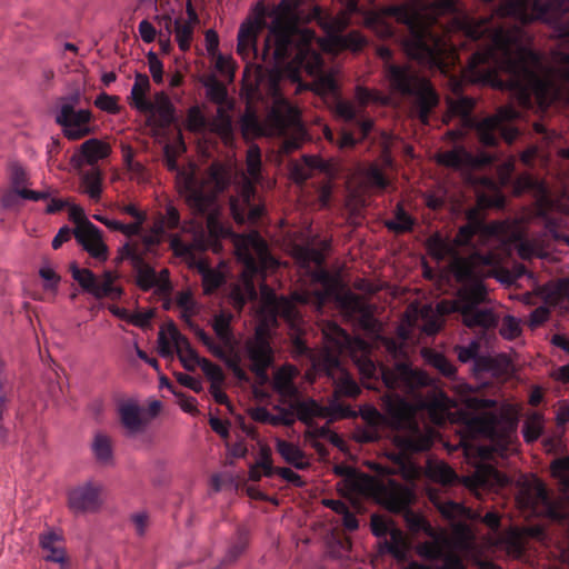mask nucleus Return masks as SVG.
<instances>
[{"mask_svg":"<svg viewBox=\"0 0 569 569\" xmlns=\"http://www.w3.org/2000/svg\"><path fill=\"white\" fill-rule=\"evenodd\" d=\"M363 375L376 377L381 375L385 385L392 391L399 390L412 396L410 402L399 395H386L383 406L386 415L375 407L361 410L362 422L357 425L352 437L357 442L378 441L383 430H392V441L402 453L428 450L435 438V431L426 421L440 425L446 421L455 400L443 391L430 386L431 379L421 370L413 369L406 362H398L393 368L377 367L365 358L360 366Z\"/></svg>","mask_w":569,"mask_h":569,"instance_id":"f257e3e1","label":"nucleus"},{"mask_svg":"<svg viewBox=\"0 0 569 569\" xmlns=\"http://www.w3.org/2000/svg\"><path fill=\"white\" fill-rule=\"evenodd\" d=\"M505 224L491 222L485 224L480 221L462 226L453 239L442 238L439 233L431 236L427 241L429 253L438 261L447 260L460 282L465 286L459 290L452 310L461 315L465 326L482 329L493 328L498 317L490 308H481L486 301L487 290L481 279L487 274L485 270L495 261V254L475 248L473 238L488 243L503 234Z\"/></svg>","mask_w":569,"mask_h":569,"instance_id":"f03ea898","label":"nucleus"},{"mask_svg":"<svg viewBox=\"0 0 569 569\" xmlns=\"http://www.w3.org/2000/svg\"><path fill=\"white\" fill-rule=\"evenodd\" d=\"M273 21L261 52L262 60L273 59L277 64L290 60L293 71H306L315 77L312 89L321 96L332 97L336 114L347 122L357 120L358 110L338 97V84L332 72L325 73L322 58L315 49L313 31L299 26L302 19L300 0H281L272 11Z\"/></svg>","mask_w":569,"mask_h":569,"instance_id":"7ed1b4c3","label":"nucleus"},{"mask_svg":"<svg viewBox=\"0 0 569 569\" xmlns=\"http://www.w3.org/2000/svg\"><path fill=\"white\" fill-rule=\"evenodd\" d=\"M415 499L413 491L402 485L390 481L379 490V501L392 512H402L405 521L412 532L423 531L429 537L417 547V552L423 558H443L445 569H461V559L456 549L470 545L472 532L463 522H453L451 532L436 531L418 512L410 509Z\"/></svg>","mask_w":569,"mask_h":569,"instance_id":"20e7f679","label":"nucleus"},{"mask_svg":"<svg viewBox=\"0 0 569 569\" xmlns=\"http://www.w3.org/2000/svg\"><path fill=\"white\" fill-rule=\"evenodd\" d=\"M452 87V92L456 97L447 99L448 112L443 117V121L448 122L451 118H459L461 128L449 132L455 139L461 138L467 130L475 129L479 141L483 146H495L499 134L508 143H512L516 140L519 131L508 123V121L519 117V112L513 107H501L495 114L477 121L471 114L475 100L460 94L461 86L458 81L453 80Z\"/></svg>","mask_w":569,"mask_h":569,"instance_id":"39448f33","label":"nucleus"},{"mask_svg":"<svg viewBox=\"0 0 569 569\" xmlns=\"http://www.w3.org/2000/svg\"><path fill=\"white\" fill-rule=\"evenodd\" d=\"M325 349L315 366L323 370L335 380V391L329 402L328 416L318 418L335 420L353 416L352 409L340 401L341 397L355 398L360 393L357 382L340 367V353L348 351L351 347L350 336L338 325L328 322L323 329Z\"/></svg>","mask_w":569,"mask_h":569,"instance_id":"423d86ee","label":"nucleus"},{"mask_svg":"<svg viewBox=\"0 0 569 569\" xmlns=\"http://www.w3.org/2000/svg\"><path fill=\"white\" fill-rule=\"evenodd\" d=\"M377 53L385 61V76L391 91L412 97L413 113L423 124H427L430 112L439 102V97L430 82L409 66L392 63L390 61L392 52L388 47H379Z\"/></svg>","mask_w":569,"mask_h":569,"instance_id":"0eeeda50","label":"nucleus"},{"mask_svg":"<svg viewBox=\"0 0 569 569\" xmlns=\"http://www.w3.org/2000/svg\"><path fill=\"white\" fill-rule=\"evenodd\" d=\"M270 91L273 96V104L266 119L260 121L254 113L247 112L242 118V130L244 133L269 137L283 136L288 130H292L296 136L284 139L281 147L283 152L289 153L298 149L301 142L299 112L279 93L276 78L270 79Z\"/></svg>","mask_w":569,"mask_h":569,"instance_id":"6e6552de","label":"nucleus"},{"mask_svg":"<svg viewBox=\"0 0 569 569\" xmlns=\"http://www.w3.org/2000/svg\"><path fill=\"white\" fill-rule=\"evenodd\" d=\"M234 251L238 260L243 263L242 282L244 290L242 293L237 292L239 303L243 305L247 299L257 297L252 278L272 269L277 261L269 253L267 242L257 231L236 236Z\"/></svg>","mask_w":569,"mask_h":569,"instance_id":"1a4fd4ad","label":"nucleus"},{"mask_svg":"<svg viewBox=\"0 0 569 569\" xmlns=\"http://www.w3.org/2000/svg\"><path fill=\"white\" fill-rule=\"evenodd\" d=\"M176 184L186 202L200 213L210 211L216 196L226 187V181L216 168H211L207 182L199 181L192 166L178 170Z\"/></svg>","mask_w":569,"mask_h":569,"instance_id":"9d476101","label":"nucleus"},{"mask_svg":"<svg viewBox=\"0 0 569 569\" xmlns=\"http://www.w3.org/2000/svg\"><path fill=\"white\" fill-rule=\"evenodd\" d=\"M261 153L257 146L247 152L248 178H243L238 194L230 199V210L238 223H256L263 214V206L256 202L254 182L260 180Z\"/></svg>","mask_w":569,"mask_h":569,"instance_id":"9b49d317","label":"nucleus"},{"mask_svg":"<svg viewBox=\"0 0 569 569\" xmlns=\"http://www.w3.org/2000/svg\"><path fill=\"white\" fill-rule=\"evenodd\" d=\"M233 319L230 312H220L212 319V328L218 338L216 342L203 329L196 327L194 335L216 358L223 360L234 376L242 379L244 371L240 368V359L236 352L237 341L231 330Z\"/></svg>","mask_w":569,"mask_h":569,"instance_id":"f8f14e48","label":"nucleus"},{"mask_svg":"<svg viewBox=\"0 0 569 569\" xmlns=\"http://www.w3.org/2000/svg\"><path fill=\"white\" fill-rule=\"evenodd\" d=\"M358 11L356 0H350L346 10L336 16H321L319 12L318 19L327 36L322 39H317V44L323 51L337 52L343 49L358 51L365 43L363 37L358 31H351L348 34H342V31L350 23V14Z\"/></svg>","mask_w":569,"mask_h":569,"instance_id":"ddd939ff","label":"nucleus"},{"mask_svg":"<svg viewBox=\"0 0 569 569\" xmlns=\"http://www.w3.org/2000/svg\"><path fill=\"white\" fill-rule=\"evenodd\" d=\"M80 90H74L57 100L54 120L69 140H79L91 133L92 113L89 109L79 108Z\"/></svg>","mask_w":569,"mask_h":569,"instance_id":"4468645a","label":"nucleus"},{"mask_svg":"<svg viewBox=\"0 0 569 569\" xmlns=\"http://www.w3.org/2000/svg\"><path fill=\"white\" fill-rule=\"evenodd\" d=\"M296 375L297 370L292 366H284L276 371L272 385L280 397L279 403L292 408L299 413V420L302 422H307L315 416H328V409H325L317 401L312 399H301L293 383Z\"/></svg>","mask_w":569,"mask_h":569,"instance_id":"2eb2a0df","label":"nucleus"},{"mask_svg":"<svg viewBox=\"0 0 569 569\" xmlns=\"http://www.w3.org/2000/svg\"><path fill=\"white\" fill-rule=\"evenodd\" d=\"M429 499L433 503V506L439 510L443 518L451 520L453 522H463L470 528L472 532L470 545L463 549H456V553L461 551H468L473 547L475 532L471 528V525L468 522L469 520L480 519L495 532H497L500 527V517L496 511H488L483 517H480V515L465 507L462 503L452 501L442 492H439L433 489L429 491Z\"/></svg>","mask_w":569,"mask_h":569,"instance_id":"dca6fc26","label":"nucleus"},{"mask_svg":"<svg viewBox=\"0 0 569 569\" xmlns=\"http://www.w3.org/2000/svg\"><path fill=\"white\" fill-rule=\"evenodd\" d=\"M422 355L428 365L451 379V388L457 393L458 400L469 409H489L497 406L496 400L478 397L469 385L457 379L455 366L443 355L433 350H425Z\"/></svg>","mask_w":569,"mask_h":569,"instance_id":"f3484780","label":"nucleus"},{"mask_svg":"<svg viewBox=\"0 0 569 569\" xmlns=\"http://www.w3.org/2000/svg\"><path fill=\"white\" fill-rule=\"evenodd\" d=\"M174 350L186 370L192 371L200 367L203 358L197 355L189 340L179 332L177 327L173 323H169L159 332L158 353L162 358H172Z\"/></svg>","mask_w":569,"mask_h":569,"instance_id":"a211bd4d","label":"nucleus"},{"mask_svg":"<svg viewBox=\"0 0 569 569\" xmlns=\"http://www.w3.org/2000/svg\"><path fill=\"white\" fill-rule=\"evenodd\" d=\"M371 530L375 536L385 538L381 550L405 561L410 552V543L405 533L388 518L379 515L371 517Z\"/></svg>","mask_w":569,"mask_h":569,"instance_id":"6ab92c4d","label":"nucleus"},{"mask_svg":"<svg viewBox=\"0 0 569 569\" xmlns=\"http://www.w3.org/2000/svg\"><path fill=\"white\" fill-rule=\"evenodd\" d=\"M103 487L94 481H86L68 491V507L74 515L96 513L102 505Z\"/></svg>","mask_w":569,"mask_h":569,"instance_id":"aec40b11","label":"nucleus"},{"mask_svg":"<svg viewBox=\"0 0 569 569\" xmlns=\"http://www.w3.org/2000/svg\"><path fill=\"white\" fill-rule=\"evenodd\" d=\"M517 502L520 508L531 513H548L553 518L560 517L555 510L543 483L538 479H532L521 486L517 495Z\"/></svg>","mask_w":569,"mask_h":569,"instance_id":"412c9836","label":"nucleus"},{"mask_svg":"<svg viewBox=\"0 0 569 569\" xmlns=\"http://www.w3.org/2000/svg\"><path fill=\"white\" fill-rule=\"evenodd\" d=\"M262 295L266 299V306L270 310L271 320H274L276 317H282L291 325H298L300 321V312L297 308V302L299 303H308L309 295L306 292H295L292 298L286 297H277V295L269 290L267 286L261 288Z\"/></svg>","mask_w":569,"mask_h":569,"instance_id":"4be33fe9","label":"nucleus"},{"mask_svg":"<svg viewBox=\"0 0 569 569\" xmlns=\"http://www.w3.org/2000/svg\"><path fill=\"white\" fill-rule=\"evenodd\" d=\"M246 352L251 361L252 371L259 377H264L267 368L272 362V350L266 325L257 327L254 336L246 342Z\"/></svg>","mask_w":569,"mask_h":569,"instance_id":"5701e85b","label":"nucleus"},{"mask_svg":"<svg viewBox=\"0 0 569 569\" xmlns=\"http://www.w3.org/2000/svg\"><path fill=\"white\" fill-rule=\"evenodd\" d=\"M10 182L13 191L3 196L2 203L4 207H10L13 203L14 196L32 201L49 199L51 196L50 189H46L43 191L27 189V186L29 184L28 172L18 163H12L10 166Z\"/></svg>","mask_w":569,"mask_h":569,"instance_id":"b1692460","label":"nucleus"},{"mask_svg":"<svg viewBox=\"0 0 569 569\" xmlns=\"http://www.w3.org/2000/svg\"><path fill=\"white\" fill-rule=\"evenodd\" d=\"M341 305L362 329L371 335L378 333L379 323L373 316V309L362 297L348 292L341 298Z\"/></svg>","mask_w":569,"mask_h":569,"instance_id":"393cba45","label":"nucleus"},{"mask_svg":"<svg viewBox=\"0 0 569 569\" xmlns=\"http://www.w3.org/2000/svg\"><path fill=\"white\" fill-rule=\"evenodd\" d=\"M438 162L455 169L476 168L492 163L495 157L488 152L473 154L462 146H456L451 150L438 154Z\"/></svg>","mask_w":569,"mask_h":569,"instance_id":"a878e982","label":"nucleus"},{"mask_svg":"<svg viewBox=\"0 0 569 569\" xmlns=\"http://www.w3.org/2000/svg\"><path fill=\"white\" fill-rule=\"evenodd\" d=\"M74 238L96 260L108 259V247L103 242L101 230L90 221L81 222L73 230Z\"/></svg>","mask_w":569,"mask_h":569,"instance_id":"bb28decb","label":"nucleus"},{"mask_svg":"<svg viewBox=\"0 0 569 569\" xmlns=\"http://www.w3.org/2000/svg\"><path fill=\"white\" fill-rule=\"evenodd\" d=\"M541 535L542 531L538 527H530L525 529L513 527L499 535L497 545L506 549L508 555L515 558H519L525 550L526 538L528 536L538 538Z\"/></svg>","mask_w":569,"mask_h":569,"instance_id":"cd10ccee","label":"nucleus"},{"mask_svg":"<svg viewBox=\"0 0 569 569\" xmlns=\"http://www.w3.org/2000/svg\"><path fill=\"white\" fill-rule=\"evenodd\" d=\"M250 416L254 421L276 427L291 426L299 419V413L281 403L274 405L271 410L264 407H257L250 411Z\"/></svg>","mask_w":569,"mask_h":569,"instance_id":"c85d7f7f","label":"nucleus"},{"mask_svg":"<svg viewBox=\"0 0 569 569\" xmlns=\"http://www.w3.org/2000/svg\"><path fill=\"white\" fill-rule=\"evenodd\" d=\"M110 154V146L99 139L92 138L84 141L79 150L71 157V163L80 169L83 164L93 166L99 160Z\"/></svg>","mask_w":569,"mask_h":569,"instance_id":"c756f323","label":"nucleus"},{"mask_svg":"<svg viewBox=\"0 0 569 569\" xmlns=\"http://www.w3.org/2000/svg\"><path fill=\"white\" fill-rule=\"evenodd\" d=\"M187 12L189 14L188 20L176 19L172 21L170 18L167 21L166 28L170 32L171 26L174 27L176 41L181 51L189 50L193 38L194 26L198 23V17L193 11L190 3H188Z\"/></svg>","mask_w":569,"mask_h":569,"instance_id":"7c9ffc66","label":"nucleus"},{"mask_svg":"<svg viewBox=\"0 0 569 569\" xmlns=\"http://www.w3.org/2000/svg\"><path fill=\"white\" fill-rule=\"evenodd\" d=\"M313 170L327 172L329 163L319 156H303L300 161L291 163L290 174L297 183H302L311 177Z\"/></svg>","mask_w":569,"mask_h":569,"instance_id":"2f4dec72","label":"nucleus"},{"mask_svg":"<svg viewBox=\"0 0 569 569\" xmlns=\"http://www.w3.org/2000/svg\"><path fill=\"white\" fill-rule=\"evenodd\" d=\"M122 257L130 258L137 268V283L143 290L154 288L157 283V272L153 268L142 262L134 248L124 244L121 250Z\"/></svg>","mask_w":569,"mask_h":569,"instance_id":"473e14b6","label":"nucleus"},{"mask_svg":"<svg viewBox=\"0 0 569 569\" xmlns=\"http://www.w3.org/2000/svg\"><path fill=\"white\" fill-rule=\"evenodd\" d=\"M39 543L44 552V559L52 562L63 563L66 550L63 538L60 533L48 530L40 535Z\"/></svg>","mask_w":569,"mask_h":569,"instance_id":"72a5a7b5","label":"nucleus"},{"mask_svg":"<svg viewBox=\"0 0 569 569\" xmlns=\"http://www.w3.org/2000/svg\"><path fill=\"white\" fill-rule=\"evenodd\" d=\"M201 229H202L201 224L194 223L193 221L183 223L182 231L183 232H192L193 241L189 242V241L183 240L180 236L173 234L170 239V246H171L173 252L177 256L182 257L187 260L193 259V250L198 246L197 234Z\"/></svg>","mask_w":569,"mask_h":569,"instance_id":"f704fd0d","label":"nucleus"},{"mask_svg":"<svg viewBox=\"0 0 569 569\" xmlns=\"http://www.w3.org/2000/svg\"><path fill=\"white\" fill-rule=\"evenodd\" d=\"M119 415L122 426L129 436L140 433L144 428L141 408L133 402L122 403L119 408Z\"/></svg>","mask_w":569,"mask_h":569,"instance_id":"c9c22d12","label":"nucleus"},{"mask_svg":"<svg viewBox=\"0 0 569 569\" xmlns=\"http://www.w3.org/2000/svg\"><path fill=\"white\" fill-rule=\"evenodd\" d=\"M258 26L254 23H244L240 27L238 32V53L244 59H249L251 54L253 58L258 57V49L256 47Z\"/></svg>","mask_w":569,"mask_h":569,"instance_id":"e433bc0d","label":"nucleus"},{"mask_svg":"<svg viewBox=\"0 0 569 569\" xmlns=\"http://www.w3.org/2000/svg\"><path fill=\"white\" fill-rule=\"evenodd\" d=\"M151 108L142 113L159 117L161 126H169L174 120V108L169 97L163 92H158L153 100H150Z\"/></svg>","mask_w":569,"mask_h":569,"instance_id":"4c0bfd02","label":"nucleus"},{"mask_svg":"<svg viewBox=\"0 0 569 569\" xmlns=\"http://www.w3.org/2000/svg\"><path fill=\"white\" fill-rule=\"evenodd\" d=\"M274 443L279 455L295 468L303 470L309 466L303 451L297 445L280 438H276Z\"/></svg>","mask_w":569,"mask_h":569,"instance_id":"58836bf2","label":"nucleus"},{"mask_svg":"<svg viewBox=\"0 0 569 569\" xmlns=\"http://www.w3.org/2000/svg\"><path fill=\"white\" fill-rule=\"evenodd\" d=\"M149 88V78L146 74L138 73L134 78V83L130 92V104L139 112L151 108L150 99L147 98Z\"/></svg>","mask_w":569,"mask_h":569,"instance_id":"ea45409f","label":"nucleus"},{"mask_svg":"<svg viewBox=\"0 0 569 569\" xmlns=\"http://www.w3.org/2000/svg\"><path fill=\"white\" fill-rule=\"evenodd\" d=\"M197 269L202 277L203 290L207 295L218 289L226 280L224 266L210 268L204 261H199Z\"/></svg>","mask_w":569,"mask_h":569,"instance_id":"a19ab883","label":"nucleus"},{"mask_svg":"<svg viewBox=\"0 0 569 569\" xmlns=\"http://www.w3.org/2000/svg\"><path fill=\"white\" fill-rule=\"evenodd\" d=\"M91 449L98 462L104 466L112 465V443L111 439L107 435L97 432L93 437Z\"/></svg>","mask_w":569,"mask_h":569,"instance_id":"79ce46f5","label":"nucleus"},{"mask_svg":"<svg viewBox=\"0 0 569 569\" xmlns=\"http://www.w3.org/2000/svg\"><path fill=\"white\" fill-rule=\"evenodd\" d=\"M566 281H551L539 288V296L543 300L545 305L550 307H557L560 305L562 298L567 293Z\"/></svg>","mask_w":569,"mask_h":569,"instance_id":"37998d69","label":"nucleus"},{"mask_svg":"<svg viewBox=\"0 0 569 569\" xmlns=\"http://www.w3.org/2000/svg\"><path fill=\"white\" fill-rule=\"evenodd\" d=\"M114 274L110 271L104 272L101 278L97 277V283L92 291V296L96 297L97 299H119L122 293V290L121 288L114 286Z\"/></svg>","mask_w":569,"mask_h":569,"instance_id":"c03bdc74","label":"nucleus"},{"mask_svg":"<svg viewBox=\"0 0 569 569\" xmlns=\"http://www.w3.org/2000/svg\"><path fill=\"white\" fill-rule=\"evenodd\" d=\"M359 131L361 133L360 138H356L352 132L342 131L340 133L339 139H337L336 144L340 149H349L353 148L359 141L363 140L372 130L373 121L371 119H361L356 121Z\"/></svg>","mask_w":569,"mask_h":569,"instance_id":"a18cd8bd","label":"nucleus"},{"mask_svg":"<svg viewBox=\"0 0 569 569\" xmlns=\"http://www.w3.org/2000/svg\"><path fill=\"white\" fill-rule=\"evenodd\" d=\"M475 478L476 483L482 487H502L507 483V477L490 466L478 469Z\"/></svg>","mask_w":569,"mask_h":569,"instance_id":"49530a36","label":"nucleus"},{"mask_svg":"<svg viewBox=\"0 0 569 569\" xmlns=\"http://www.w3.org/2000/svg\"><path fill=\"white\" fill-rule=\"evenodd\" d=\"M550 468L563 496L569 497V456L553 460Z\"/></svg>","mask_w":569,"mask_h":569,"instance_id":"de8ad7c7","label":"nucleus"},{"mask_svg":"<svg viewBox=\"0 0 569 569\" xmlns=\"http://www.w3.org/2000/svg\"><path fill=\"white\" fill-rule=\"evenodd\" d=\"M427 472L432 480L441 485H450L457 478L455 471L442 461L429 462Z\"/></svg>","mask_w":569,"mask_h":569,"instance_id":"09e8293b","label":"nucleus"},{"mask_svg":"<svg viewBox=\"0 0 569 569\" xmlns=\"http://www.w3.org/2000/svg\"><path fill=\"white\" fill-rule=\"evenodd\" d=\"M412 226V218L401 204H397L393 217L386 221V227L398 233L411 230Z\"/></svg>","mask_w":569,"mask_h":569,"instance_id":"8fccbe9b","label":"nucleus"},{"mask_svg":"<svg viewBox=\"0 0 569 569\" xmlns=\"http://www.w3.org/2000/svg\"><path fill=\"white\" fill-rule=\"evenodd\" d=\"M543 430V418L540 413L533 412L523 422L522 433L527 442L536 441Z\"/></svg>","mask_w":569,"mask_h":569,"instance_id":"3c124183","label":"nucleus"},{"mask_svg":"<svg viewBox=\"0 0 569 569\" xmlns=\"http://www.w3.org/2000/svg\"><path fill=\"white\" fill-rule=\"evenodd\" d=\"M297 258L302 266L315 264L320 267L325 260L323 249L306 246L297 249Z\"/></svg>","mask_w":569,"mask_h":569,"instance_id":"603ef678","label":"nucleus"},{"mask_svg":"<svg viewBox=\"0 0 569 569\" xmlns=\"http://www.w3.org/2000/svg\"><path fill=\"white\" fill-rule=\"evenodd\" d=\"M362 176L366 183L371 188L385 190L389 184V181L385 177L382 170L376 163H372L366 168Z\"/></svg>","mask_w":569,"mask_h":569,"instance_id":"864d4df0","label":"nucleus"},{"mask_svg":"<svg viewBox=\"0 0 569 569\" xmlns=\"http://www.w3.org/2000/svg\"><path fill=\"white\" fill-rule=\"evenodd\" d=\"M211 130L218 133L224 141L232 139V120L224 111L218 110L216 119L211 123Z\"/></svg>","mask_w":569,"mask_h":569,"instance_id":"5fc2aeb1","label":"nucleus"},{"mask_svg":"<svg viewBox=\"0 0 569 569\" xmlns=\"http://www.w3.org/2000/svg\"><path fill=\"white\" fill-rule=\"evenodd\" d=\"M82 187L84 192L91 199H98L101 194V182H100V173L98 170L86 171L81 176Z\"/></svg>","mask_w":569,"mask_h":569,"instance_id":"6e6d98bb","label":"nucleus"},{"mask_svg":"<svg viewBox=\"0 0 569 569\" xmlns=\"http://www.w3.org/2000/svg\"><path fill=\"white\" fill-rule=\"evenodd\" d=\"M72 278L81 286L83 290L92 295L97 283L96 274L86 268H79L76 264L70 267Z\"/></svg>","mask_w":569,"mask_h":569,"instance_id":"4d7b16f0","label":"nucleus"},{"mask_svg":"<svg viewBox=\"0 0 569 569\" xmlns=\"http://www.w3.org/2000/svg\"><path fill=\"white\" fill-rule=\"evenodd\" d=\"M315 417H311L306 423L308 425V436L310 438H315V439H327L329 440L331 443L336 445V446H339L340 442H342V440L340 439V437L330 430V428L325 425V426H316V425H312L310 421L313 419Z\"/></svg>","mask_w":569,"mask_h":569,"instance_id":"13d9d810","label":"nucleus"},{"mask_svg":"<svg viewBox=\"0 0 569 569\" xmlns=\"http://www.w3.org/2000/svg\"><path fill=\"white\" fill-rule=\"evenodd\" d=\"M184 123L186 128L193 132H201L207 127V120L200 108L197 106L191 107L188 110Z\"/></svg>","mask_w":569,"mask_h":569,"instance_id":"bf43d9fd","label":"nucleus"},{"mask_svg":"<svg viewBox=\"0 0 569 569\" xmlns=\"http://www.w3.org/2000/svg\"><path fill=\"white\" fill-rule=\"evenodd\" d=\"M156 229L164 233L166 229H176L180 226V217L178 210L172 206L168 204L166 208V214L161 217L156 223Z\"/></svg>","mask_w":569,"mask_h":569,"instance_id":"052dcab7","label":"nucleus"},{"mask_svg":"<svg viewBox=\"0 0 569 569\" xmlns=\"http://www.w3.org/2000/svg\"><path fill=\"white\" fill-rule=\"evenodd\" d=\"M479 349L480 343L477 340L470 341L468 346H457L455 348L459 361L466 363L475 360L477 366L480 363V359L477 358Z\"/></svg>","mask_w":569,"mask_h":569,"instance_id":"680f3d73","label":"nucleus"},{"mask_svg":"<svg viewBox=\"0 0 569 569\" xmlns=\"http://www.w3.org/2000/svg\"><path fill=\"white\" fill-rule=\"evenodd\" d=\"M500 335L507 340H513L521 333L520 321L513 316H506L499 329Z\"/></svg>","mask_w":569,"mask_h":569,"instance_id":"e2e57ef3","label":"nucleus"},{"mask_svg":"<svg viewBox=\"0 0 569 569\" xmlns=\"http://www.w3.org/2000/svg\"><path fill=\"white\" fill-rule=\"evenodd\" d=\"M377 338L381 347H383L393 359H401L405 356V346L402 341L395 338L381 337L379 335H377Z\"/></svg>","mask_w":569,"mask_h":569,"instance_id":"0e129e2a","label":"nucleus"},{"mask_svg":"<svg viewBox=\"0 0 569 569\" xmlns=\"http://www.w3.org/2000/svg\"><path fill=\"white\" fill-rule=\"evenodd\" d=\"M200 368L206 375V377L210 380L211 383H223L224 382V375L222 369L209 361L208 359H202L200 362Z\"/></svg>","mask_w":569,"mask_h":569,"instance_id":"69168bd1","label":"nucleus"},{"mask_svg":"<svg viewBox=\"0 0 569 569\" xmlns=\"http://www.w3.org/2000/svg\"><path fill=\"white\" fill-rule=\"evenodd\" d=\"M94 104L97 108L108 113L114 114L119 112L118 98L104 92L97 96Z\"/></svg>","mask_w":569,"mask_h":569,"instance_id":"338daca9","label":"nucleus"},{"mask_svg":"<svg viewBox=\"0 0 569 569\" xmlns=\"http://www.w3.org/2000/svg\"><path fill=\"white\" fill-rule=\"evenodd\" d=\"M40 277L44 280V288L53 289L60 281V277L57 274L54 268L48 261H44L39 269Z\"/></svg>","mask_w":569,"mask_h":569,"instance_id":"774afa93","label":"nucleus"}]
</instances>
